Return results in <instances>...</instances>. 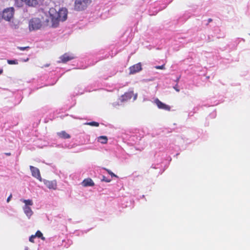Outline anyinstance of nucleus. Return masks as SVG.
I'll use <instances>...</instances> for the list:
<instances>
[{"label":"nucleus","mask_w":250,"mask_h":250,"mask_svg":"<svg viewBox=\"0 0 250 250\" xmlns=\"http://www.w3.org/2000/svg\"><path fill=\"white\" fill-rule=\"evenodd\" d=\"M136 96H135V97H134V100H135V99H136Z\"/></svg>","instance_id":"nucleus-31"},{"label":"nucleus","mask_w":250,"mask_h":250,"mask_svg":"<svg viewBox=\"0 0 250 250\" xmlns=\"http://www.w3.org/2000/svg\"><path fill=\"white\" fill-rule=\"evenodd\" d=\"M6 155H10V153H6Z\"/></svg>","instance_id":"nucleus-30"},{"label":"nucleus","mask_w":250,"mask_h":250,"mask_svg":"<svg viewBox=\"0 0 250 250\" xmlns=\"http://www.w3.org/2000/svg\"><path fill=\"white\" fill-rule=\"evenodd\" d=\"M21 201L25 204L24 206L29 207V206H32L33 205L32 200L30 199H21Z\"/></svg>","instance_id":"nucleus-16"},{"label":"nucleus","mask_w":250,"mask_h":250,"mask_svg":"<svg viewBox=\"0 0 250 250\" xmlns=\"http://www.w3.org/2000/svg\"><path fill=\"white\" fill-rule=\"evenodd\" d=\"M154 103L159 109H164L167 111L170 110L171 107L169 105L162 103L158 99H156L154 100Z\"/></svg>","instance_id":"nucleus-4"},{"label":"nucleus","mask_w":250,"mask_h":250,"mask_svg":"<svg viewBox=\"0 0 250 250\" xmlns=\"http://www.w3.org/2000/svg\"><path fill=\"white\" fill-rule=\"evenodd\" d=\"M58 135L60 138L62 139H69L70 138V135L65 131H62L58 133Z\"/></svg>","instance_id":"nucleus-13"},{"label":"nucleus","mask_w":250,"mask_h":250,"mask_svg":"<svg viewBox=\"0 0 250 250\" xmlns=\"http://www.w3.org/2000/svg\"><path fill=\"white\" fill-rule=\"evenodd\" d=\"M104 170H105L109 174H110L112 177H117V175H116L114 173H113L112 171H111L110 170L106 168H104Z\"/></svg>","instance_id":"nucleus-19"},{"label":"nucleus","mask_w":250,"mask_h":250,"mask_svg":"<svg viewBox=\"0 0 250 250\" xmlns=\"http://www.w3.org/2000/svg\"><path fill=\"white\" fill-rule=\"evenodd\" d=\"M155 68L157 69H165V64L162 65H157L155 67Z\"/></svg>","instance_id":"nucleus-20"},{"label":"nucleus","mask_w":250,"mask_h":250,"mask_svg":"<svg viewBox=\"0 0 250 250\" xmlns=\"http://www.w3.org/2000/svg\"><path fill=\"white\" fill-rule=\"evenodd\" d=\"M108 139L106 136H101L98 137V141L103 144H105L107 142Z\"/></svg>","instance_id":"nucleus-15"},{"label":"nucleus","mask_w":250,"mask_h":250,"mask_svg":"<svg viewBox=\"0 0 250 250\" xmlns=\"http://www.w3.org/2000/svg\"><path fill=\"white\" fill-rule=\"evenodd\" d=\"M3 72V70L2 69H0V74H1Z\"/></svg>","instance_id":"nucleus-28"},{"label":"nucleus","mask_w":250,"mask_h":250,"mask_svg":"<svg viewBox=\"0 0 250 250\" xmlns=\"http://www.w3.org/2000/svg\"><path fill=\"white\" fill-rule=\"evenodd\" d=\"M173 88L177 91L179 92L180 89L178 88V83H177L174 87Z\"/></svg>","instance_id":"nucleus-24"},{"label":"nucleus","mask_w":250,"mask_h":250,"mask_svg":"<svg viewBox=\"0 0 250 250\" xmlns=\"http://www.w3.org/2000/svg\"><path fill=\"white\" fill-rule=\"evenodd\" d=\"M23 210L28 218H30L33 214V211L32 210L31 208L28 206H24L23 207Z\"/></svg>","instance_id":"nucleus-11"},{"label":"nucleus","mask_w":250,"mask_h":250,"mask_svg":"<svg viewBox=\"0 0 250 250\" xmlns=\"http://www.w3.org/2000/svg\"><path fill=\"white\" fill-rule=\"evenodd\" d=\"M14 14V8L9 7L3 10L2 17L6 21H10L13 18Z\"/></svg>","instance_id":"nucleus-3"},{"label":"nucleus","mask_w":250,"mask_h":250,"mask_svg":"<svg viewBox=\"0 0 250 250\" xmlns=\"http://www.w3.org/2000/svg\"><path fill=\"white\" fill-rule=\"evenodd\" d=\"M12 195L11 194L8 196V197L7 199V202H9L10 201L11 198H12Z\"/></svg>","instance_id":"nucleus-26"},{"label":"nucleus","mask_w":250,"mask_h":250,"mask_svg":"<svg viewBox=\"0 0 250 250\" xmlns=\"http://www.w3.org/2000/svg\"><path fill=\"white\" fill-rule=\"evenodd\" d=\"M42 26V21L39 18H33L29 21V28L30 31L39 29Z\"/></svg>","instance_id":"nucleus-2"},{"label":"nucleus","mask_w":250,"mask_h":250,"mask_svg":"<svg viewBox=\"0 0 250 250\" xmlns=\"http://www.w3.org/2000/svg\"><path fill=\"white\" fill-rule=\"evenodd\" d=\"M74 57L73 55H70L67 53H65L60 57L61 62L65 63L67 62L73 60L74 59Z\"/></svg>","instance_id":"nucleus-10"},{"label":"nucleus","mask_w":250,"mask_h":250,"mask_svg":"<svg viewBox=\"0 0 250 250\" xmlns=\"http://www.w3.org/2000/svg\"><path fill=\"white\" fill-rule=\"evenodd\" d=\"M44 184L48 188L55 190L57 188V184L56 180H44Z\"/></svg>","instance_id":"nucleus-8"},{"label":"nucleus","mask_w":250,"mask_h":250,"mask_svg":"<svg viewBox=\"0 0 250 250\" xmlns=\"http://www.w3.org/2000/svg\"><path fill=\"white\" fill-rule=\"evenodd\" d=\"M134 93L133 91L126 92L121 96V101L122 102L128 101L131 99Z\"/></svg>","instance_id":"nucleus-9"},{"label":"nucleus","mask_w":250,"mask_h":250,"mask_svg":"<svg viewBox=\"0 0 250 250\" xmlns=\"http://www.w3.org/2000/svg\"><path fill=\"white\" fill-rule=\"evenodd\" d=\"M129 74H133L139 72L142 70V65L140 62L134 64L129 68Z\"/></svg>","instance_id":"nucleus-7"},{"label":"nucleus","mask_w":250,"mask_h":250,"mask_svg":"<svg viewBox=\"0 0 250 250\" xmlns=\"http://www.w3.org/2000/svg\"><path fill=\"white\" fill-rule=\"evenodd\" d=\"M36 237L40 238L42 240H45V238L43 237L42 233L40 230L37 231L35 234L34 235Z\"/></svg>","instance_id":"nucleus-17"},{"label":"nucleus","mask_w":250,"mask_h":250,"mask_svg":"<svg viewBox=\"0 0 250 250\" xmlns=\"http://www.w3.org/2000/svg\"><path fill=\"white\" fill-rule=\"evenodd\" d=\"M30 169L32 173V175L40 181H41L42 177L39 169L32 166H30Z\"/></svg>","instance_id":"nucleus-5"},{"label":"nucleus","mask_w":250,"mask_h":250,"mask_svg":"<svg viewBox=\"0 0 250 250\" xmlns=\"http://www.w3.org/2000/svg\"><path fill=\"white\" fill-rule=\"evenodd\" d=\"M179 78H178V79H177V80H176L177 83H178V82L179 81Z\"/></svg>","instance_id":"nucleus-29"},{"label":"nucleus","mask_w":250,"mask_h":250,"mask_svg":"<svg viewBox=\"0 0 250 250\" xmlns=\"http://www.w3.org/2000/svg\"><path fill=\"white\" fill-rule=\"evenodd\" d=\"M90 3V0H76L74 9L77 11L84 10Z\"/></svg>","instance_id":"nucleus-1"},{"label":"nucleus","mask_w":250,"mask_h":250,"mask_svg":"<svg viewBox=\"0 0 250 250\" xmlns=\"http://www.w3.org/2000/svg\"><path fill=\"white\" fill-rule=\"evenodd\" d=\"M67 12L65 9H62L59 11L57 13V17L60 20L63 21L67 19Z\"/></svg>","instance_id":"nucleus-6"},{"label":"nucleus","mask_w":250,"mask_h":250,"mask_svg":"<svg viewBox=\"0 0 250 250\" xmlns=\"http://www.w3.org/2000/svg\"><path fill=\"white\" fill-rule=\"evenodd\" d=\"M86 124L87 125H89L91 126H98L99 125V124L98 122H89V123H87Z\"/></svg>","instance_id":"nucleus-18"},{"label":"nucleus","mask_w":250,"mask_h":250,"mask_svg":"<svg viewBox=\"0 0 250 250\" xmlns=\"http://www.w3.org/2000/svg\"><path fill=\"white\" fill-rule=\"evenodd\" d=\"M17 48L19 49L20 50L24 51L25 50H26V49L29 48V46H25V47H20V46H18L17 47Z\"/></svg>","instance_id":"nucleus-21"},{"label":"nucleus","mask_w":250,"mask_h":250,"mask_svg":"<svg viewBox=\"0 0 250 250\" xmlns=\"http://www.w3.org/2000/svg\"><path fill=\"white\" fill-rule=\"evenodd\" d=\"M36 238L35 236L34 235H32L29 237V241L32 243H34V239Z\"/></svg>","instance_id":"nucleus-23"},{"label":"nucleus","mask_w":250,"mask_h":250,"mask_svg":"<svg viewBox=\"0 0 250 250\" xmlns=\"http://www.w3.org/2000/svg\"><path fill=\"white\" fill-rule=\"evenodd\" d=\"M82 185L83 187H89V186H93L94 185V183L92 181V180L90 178L85 179L82 183Z\"/></svg>","instance_id":"nucleus-12"},{"label":"nucleus","mask_w":250,"mask_h":250,"mask_svg":"<svg viewBox=\"0 0 250 250\" xmlns=\"http://www.w3.org/2000/svg\"><path fill=\"white\" fill-rule=\"evenodd\" d=\"M102 181H105L106 182H110L111 181V180H108V179H106L105 176H103Z\"/></svg>","instance_id":"nucleus-25"},{"label":"nucleus","mask_w":250,"mask_h":250,"mask_svg":"<svg viewBox=\"0 0 250 250\" xmlns=\"http://www.w3.org/2000/svg\"><path fill=\"white\" fill-rule=\"evenodd\" d=\"M212 21V20L210 18L208 19V23H209L210 22H211ZM208 23L207 24H208Z\"/></svg>","instance_id":"nucleus-27"},{"label":"nucleus","mask_w":250,"mask_h":250,"mask_svg":"<svg viewBox=\"0 0 250 250\" xmlns=\"http://www.w3.org/2000/svg\"><path fill=\"white\" fill-rule=\"evenodd\" d=\"M59 21H61V20H60L58 19L57 16L56 18L52 17V25H51L52 27H54V28L57 27L58 26V25H59Z\"/></svg>","instance_id":"nucleus-14"},{"label":"nucleus","mask_w":250,"mask_h":250,"mask_svg":"<svg viewBox=\"0 0 250 250\" xmlns=\"http://www.w3.org/2000/svg\"><path fill=\"white\" fill-rule=\"evenodd\" d=\"M7 62L10 64H15L17 63L16 60H8Z\"/></svg>","instance_id":"nucleus-22"}]
</instances>
